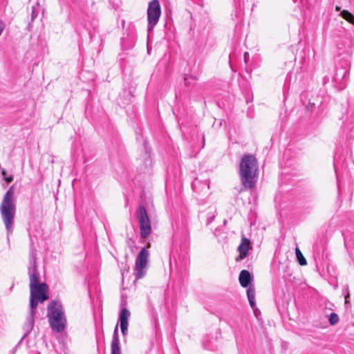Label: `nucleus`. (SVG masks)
Masks as SVG:
<instances>
[{
  "instance_id": "17",
  "label": "nucleus",
  "mask_w": 354,
  "mask_h": 354,
  "mask_svg": "<svg viewBox=\"0 0 354 354\" xmlns=\"http://www.w3.org/2000/svg\"><path fill=\"white\" fill-rule=\"evenodd\" d=\"M209 339V336L208 335V334H206L205 335V337H203V347L205 348H207V349H213L214 346L212 345V344L211 343L209 344V343L206 342Z\"/></svg>"
},
{
  "instance_id": "7",
  "label": "nucleus",
  "mask_w": 354,
  "mask_h": 354,
  "mask_svg": "<svg viewBox=\"0 0 354 354\" xmlns=\"http://www.w3.org/2000/svg\"><path fill=\"white\" fill-rule=\"evenodd\" d=\"M160 6L158 0L149 3L147 10L148 30L151 31L158 23L160 16Z\"/></svg>"
},
{
  "instance_id": "23",
  "label": "nucleus",
  "mask_w": 354,
  "mask_h": 354,
  "mask_svg": "<svg viewBox=\"0 0 354 354\" xmlns=\"http://www.w3.org/2000/svg\"><path fill=\"white\" fill-rule=\"evenodd\" d=\"M118 331V324H116V326H115V329H114V332H117Z\"/></svg>"
},
{
  "instance_id": "3",
  "label": "nucleus",
  "mask_w": 354,
  "mask_h": 354,
  "mask_svg": "<svg viewBox=\"0 0 354 354\" xmlns=\"http://www.w3.org/2000/svg\"><path fill=\"white\" fill-rule=\"evenodd\" d=\"M259 167L256 158L250 154L243 156L240 162V175L242 185L252 188L256 183Z\"/></svg>"
},
{
  "instance_id": "8",
  "label": "nucleus",
  "mask_w": 354,
  "mask_h": 354,
  "mask_svg": "<svg viewBox=\"0 0 354 354\" xmlns=\"http://www.w3.org/2000/svg\"><path fill=\"white\" fill-rule=\"evenodd\" d=\"M129 317L130 312L127 308L122 309L120 315V326L121 332H125L127 330L128 319Z\"/></svg>"
},
{
  "instance_id": "1",
  "label": "nucleus",
  "mask_w": 354,
  "mask_h": 354,
  "mask_svg": "<svg viewBox=\"0 0 354 354\" xmlns=\"http://www.w3.org/2000/svg\"><path fill=\"white\" fill-rule=\"evenodd\" d=\"M36 252L33 250H30L28 276L30 279V315L27 318L25 330L30 332L34 326V315L35 310L38 303H44L49 297L48 286L46 283H39V273L37 266Z\"/></svg>"
},
{
  "instance_id": "18",
  "label": "nucleus",
  "mask_w": 354,
  "mask_h": 354,
  "mask_svg": "<svg viewBox=\"0 0 354 354\" xmlns=\"http://www.w3.org/2000/svg\"><path fill=\"white\" fill-rule=\"evenodd\" d=\"M345 292H346V295L345 296V304L347 305L349 303V297H350V294H349L348 286H346L345 288Z\"/></svg>"
},
{
  "instance_id": "15",
  "label": "nucleus",
  "mask_w": 354,
  "mask_h": 354,
  "mask_svg": "<svg viewBox=\"0 0 354 354\" xmlns=\"http://www.w3.org/2000/svg\"><path fill=\"white\" fill-rule=\"evenodd\" d=\"M196 80H197V78L196 77H194V76H192V75H186L184 77L185 85L186 86H189L191 85H194V82Z\"/></svg>"
},
{
  "instance_id": "19",
  "label": "nucleus",
  "mask_w": 354,
  "mask_h": 354,
  "mask_svg": "<svg viewBox=\"0 0 354 354\" xmlns=\"http://www.w3.org/2000/svg\"><path fill=\"white\" fill-rule=\"evenodd\" d=\"M4 28H5L4 23L1 20H0V36L1 35Z\"/></svg>"
},
{
  "instance_id": "6",
  "label": "nucleus",
  "mask_w": 354,
  "mask_h": 354,
  "mask_svg": "<svg viewBox=\"0 0 354 354\" xmlns=\"http://www.w3.org/2000/svg\"><path fill=\"white\" fill-rule=\"evenodd\" d=\"M149 256V251L142 248L136 259L134 274L137 280L142 278L146 274Z\"/></svg>"
},
{
  "instance_id": "5",
  "label": "nucleus",
  "mask_w": 354,
  "mask_h": 354,
  "mask_svg": "<svg viewBox=\"0 0 354 354\" xmlns=\"http://www.w3.org/2000/svg\"><path fill=\"white\" fill-rule=\"evenodd\" d=\"M136 217L138 221L140 236L142 238H147L151 232V226L147 210L143 205L139 206L137 209Z\"/></svg>"
},
{
  "instance_id": "16",
  "label": "nucleus",
  "mask_w": 354,
  "mask_h": 354,
  "mask_svg": "<svg viewBox=\"0 0 354 354\" xmlns=\"http://www.w3.org/2000/svg\"><path fill=\"white\" fill-rule=\"evenodd\" d=\"M328 319L331 325H335L338 322L339 317L336 313H332L330 314Z\"/></svg>"
},
{
  "instance_id": "14",
  "label": "nucleus",
  "mask_w": 354,
  "mask_h": 354,
  "mask_svg": "<svg viewBox=\"0 0 354 354\" xmlns=\"http://www.w3.org/2000/svg\"><path fill=\"white\" fill-rule=\"evenodd\" d=\"M295 254L299 263L301 266H306L307 264V261L298 248H296Z\"/></svg>"
},
{
  "instance_id": "24",
  "label": "nucleus",
  "mask_w": 354,
  "mask_h": 354,
  "mask_svg": "<svg viewBox=\"0 0 354 354\" xmlns=\"http://www.w3.org/2000/svg\"><path fill=\"white\" fill-rule=\"evenodd\" d=\"M2 174H3V175H5V174H6V171H5V169H2Z\"/></svg>"
},
{
  "instance_id": "12",
  "label": "nucleus",
  "mask_w": 354,
  "mask_h": 354,
  "mask_svg": "<svg viewBox=\"0 0 354 354\" xmlns=\"http://www.w3.org/2000/svg\"><path fill=\"white\" fill-rule=\"evenodd\" d=\"M247 297L250 303V306L254 310L256 308L255 303V289L254 286H249L247 290Z\"/></svg>"
},
{
  "instance_id": "11",
  "label": "nucleus",
  "mask_w": 354,
  "mask_h": 354,
  "mask_svg": "<svg viewBox=\"0 0 354 354\" xmlns=\"http://www.w3.org/2000/svg\"><path fill=\"white\" fill-rule=\"evenodd\" d=\"M111 354H121L118 333H113L111 344Z\"/></svg>"
},
{
  "instance_id": "9",
  "label": "nucleus",
  "mask_w": 354,
  "mask_h": 354,
  "mask_svg": "<svg viewBox=\"0 0 354 354\" xmlns=\"http://www.w3.org/2000/svg\"><path fill=\"white\" fill-rule=\"evenodd\" d=\"M250 242L249 239H248L245 237H243L241 239V243L239 245L238 248V250L239 251L240 255L239 258L240 259H243L246 257L248 254V252L250 248Z\"/></svg>"
},
{
  "instance_id": "10",
  "label": "nucleus",
  "mask_w": 354,
  "mask_h": 354,
  "mask_svg": "<svg viewBox=\"0 0 354 354\" xmlns=\"http://www.w3.org/2000/svg\"><path fill=\"white\" fill-rule=\"evenodd\" d=\"M252 276L249 271L246 270H243L241 271L239 280L240 284L243 288H247L249 286L250 283L252 281Z\"/></svg>"
},
{
  "instance_id": "4",
  "label": "nucleus",
  "mask_w": 354,
  "mask_h": 354,
  "mask_svg": "<svg viewBox=\"0 0 354 354\" xmlns=\"http://www.w3.org/2000/svg\"><path fill=\"white\" fill-rule=\"evenodd\" d=\"M47 315L53 330L55 332L64 330L66 319L62 306L59 301H53L48 304Z\"/></svg>"
},
{
  "instance_id": "21",
  "label": "nucleus",
  "mask_w": 354,
  "mask_h": 354,
  "mask_svg": "<svg viewBox=\"0 0 354 354\" xmlns=\"http://www.w3.org/2000/svg\"><path fill=\"white\" fill-rule=\"evenodd\" d=\"M213 218H214V216L211 218H209L208 221H207V224H209L212 221Z\"/></svg>"
},
{
  "instance_id": "2",
  "label": "nucleus",
  "mask_w": 354,
  "mask_h": 354,
  "mask_svg": "<svg viewBox=\"0 0 354 354\" xmlns=\"http://www.w3.org/2000/svg\"><path fill=\"white\" fill-rule=\"evenodd\" d=\"M16 209L15 192L14 186L12 185L4 194L0 204V214L8 236L13 231Z\"/></svg>"
},
{
  "instance_id": "13",
  "label": "nucleus",
  "mask_w": 354,
  "mask_h": 354,
  "mask_svg": "<svg viewBox=\"0 0 354 354\" xmlns=\"http://www.w3.org/2000/svg\"><path fill=\"white\" fill-rule=\"evenodd\" d=\"M340 15L344 19H346L351 24H354V16L350 12L344 10L343 11L341 12Z\"/></svg>"
},
{
  "instance_id": "22",
  "label": "nucleus",
  "mask_w": 354,
  "mask_h": 354,
  "mask_svg": "<svg viewBox=\"0 0 354 354\" xmlns=\"http://www.w3.org/2000/svg\"><path fill=\"white\" fill-rule=\"evenodd\" d=\"M335 10H336L337 11H340V10H341V7H340V6H337L335 7Z\"/></svg>"
},
{
  "instance_id": "20",
  "label": "nucleus",
  "mask_w": 354,
  "mask_h": 354,
  "mask_svg": "<svg viewBox=\"0 0 354 354\" xmlns=\"http://www.w3.org/2000/svg\"><path fill=\"white\" fill-rule=\"evenodd\" d=\"M13 180L12 177V176H10V177H8L6 178V180L8 182V183H10L12 182Z\"/></svg>"
}]
</instances>
